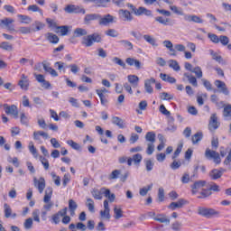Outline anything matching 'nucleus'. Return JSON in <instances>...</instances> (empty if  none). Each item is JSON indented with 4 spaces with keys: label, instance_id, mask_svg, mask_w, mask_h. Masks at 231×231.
Instances as JSON below:
<instances>
[{
    "label": "nucleus",
    "instance_id": "f257e3e1",
    "mask_svg": "<svg viewBox=\"0 0 231 231\" xmlns=\"http://www.w3.org/2000/svg\"><path fill=\"white\" fill-rule=\"evenodd\" d=\"M192 194H199L198 198H208V196L212 195V191L210 189H207V181L205 180H198L193 183L191 186Z\"/></svg>",
    "mask_w": 231,
    "mask_h": 231
},
{
    "label": "nucleus",
    "instance_id": "f03ea898",
    "mask_svg": "<svg viewBox=\"0 0 231 231\" xmlns=\"http://www.w3.org/2000/svg\"><path fill=\"white\" fill-rule=\"evenodd\" d=\"M95 42H102V36H100V34L94 33L85 36L82 39L81 44H83V46H87V48H89L90 46L95 44Z\"/></svg>",
    "mask_w": 231,
    "mask_h": 231
},
{
    "label": "nucleus",
    "instance_id": "7ed1b4c3",
    "mask_svg": "<svg viewBox=\"0 0 231 231\" xmlns=\"http://www.w3.org/2000/svg\"><path fill=\"white\" fill-rule=\"evenodd\" d=\"M4 110L6 115L12 116L13 118H19V108L15 105L9 106L8 104L4 105Z\"/></svg>",
    "mask_w": 231,
    "mask_h": 231
},
{
    "label": "nucleus",
    "instance_id": "20e7f679",
    "mask_svg": "<svg viewBox=\"0 0 231 231\" xmlns=\"http://www.w3.org/2000/svg\"><path fill=\"white\" fill-rule=\"evenodd\" d=\"M53 194V189L51 188H47L45 190V196L43 199L44 203H46L43 206V208L45 210H50L51 208V207H53V204L50 203V200L51 199V196Z\"/></svg>",
    "mask_w": 231,
    "mask_h": 231
},
{
    "label": "nucleus",
    "instance_id": "39448f33",
    "mask_svg": "<svg viewBox=\"0 0 231 231\" xmlns=\"http://www.w3.org/2000/svg\"><path fill=\"white\" fill-rule=\"evenodd\" d=\"M198 214L204 217H212V216H217L219 213L213 208H199Z\"/></svg>",
    "mask_w": 231,
    "mask_h": 231
},
{
    "label": "nucleus",
    "instance_id": "423d86ee",
    "mask_svg": "<svg viewBox=\"0 0 231 231\" xmlns=\"http://www.w3.org/2000/svg\"><path fill=\"white\" fill-rule=\"evenodd\" d=\"M114 23H116V17L111 14H106L103 17H99V24L101 26H109V24H113Z\"/></svg>",
    "mask_w": 231,
    "mask_h": 231
},
{
    "label": "nucleus",
    "instance_id": "0eeeda50",
    "mask_svg": "<svg viewBox=\"0 0 231 231\" xmlns=\"http://www.w3.org/2000/svg\"><path fill=\"white\" fill-rule=\"evenodd\" d=\"M205 156L208 158V160H213L214 163H217V165L221 163V157H219V153L216 152L215 151L207 149Z\"/></svg>",
    "mask_w": 231,
    "mask_h": 231
},
{
    "label": "nucleus",
    "instance_id": "6e6552de",
    "mask_svg": "<svg viewBox=\"0 0 231 231\" xmlns=\"http://www.w3.org/2000/svg\"><path fill=\"white\" fill-rule=\"evenodd\" d=\"M34 187L38 189L40 194L44 192V189H46V180L44 178L41 177L40 179L34 178L33 179Z\"/></svg>",
    "mask_w": 231,
    "mask_h": 231
},
{
    "label": "nucleus",
    "instance_id": "1a4fd4ad",
    "mask_svg": "<svg viewBox=\"0 0 231 231\" xmlns=\"http://www.w3.org/2000/svg\"><path fill=\"white\" fill-rule=\"evenodd\" d=\"M119 19L122 21H126L130 23V21H133V12H129L125 9H120L118 11Z\"/></svg>",
    "mask_w": 231,
    "mask_h": 231
},
{
    "label": "nucleus",
    "instance_id": "9d476101",
    "mask_svg": "<svg viewBox=\"0 0 231 231\" xmlns=\"http://www.w3.org/2000/svg\"><path fill=\"white\" fill-rule=\"evenodd\" d=\"M65 12H67L68 14H86V9L79 5H70L65 8Z\"/></svg>",
    "mask_w": 231,
    "mask_h": 231
},
{
    "label": "nucleus",
    "instance_id": "9b49d317",
    "mask_svg": "<svg viewBox=\"0 0 231 231\" xmlns=\"http://www.w3.org/2000/svg\"><path fill=\"white\" fill-rule=\"evenodd\" d=\"M18 85L23 91H28V88H30V80L28 79V76L22 74Z\"/></svg>",
    "mask_w": 231,
    "mask_h": 231
},
{
    "label": "nucleus",
    "instance_id": "f8f14e48",
    "mask_svg": "<svg viewBox=\"0 0 231 231\" xmlns=\"http://www.w3.org/2000/svg\"><path fill=\"white\" fill-rule=\"evenodd\" d=\"M184 21L187 23H196L197 24H203L201 17L196 14H184Z\"/></svg>",
    "mask_w": 231,
    "mask_h": 231
},
{
    "label": "nucleus",
    "instance_id": "ddd939ff",
    "mask_svg": "<svg viewBox=\"0 0 231 231\" xmlns=\"http://www.w3.org/2000/svg\"><path fill=\"white\" fill-rule=\"evenodd\" d=\"M215 86L217 88L220 93H223L224 95H230V91H228V88H226V84H225V82L217 79L215 81Z\"/></svg>",
    "mask_w": 231,
    "mask_h": 231
},
{
    "label": "nucleus",
    "instance_id": "4468645a",
    "mask_svg": "<svg viewBox=\"0 0 231 231\" xmlns=\"http://www.w3.org/2000/svg\"><path fill=\"white\" fill-rule=\"evenodd\" d=\"M68 214V208H64L63 209L60 210L57 214L53 215L51 217L52 223H55V225H59L60 223V217L62 216H66Z\"/></svg>",
    "mask_w": 231,
    "mask_h": 231
},
{
    "label": "nucleus",
    "instance_id": "2eb2a0df",
    "mask_svg": "<svg viewBox=\"0 0 231 231\" xmlns=\"http://www.w3.org/2000/svg\"><path fill=\"white\" fill-rule=\"evenodd\" d=\"M41 136H42L43 140H49L50 135L48 133L44 131H36L33 133V140H36V142H39V143H42V141L41 140Z\"/></svg>",
    "mask_w": 231,
    "mask_h": 231
},
{
    "label": "nucleus",
    "instance_id": "dca6fc26",
    "mask_svg": "<svg viewBox=\"0 0 231 231\" xmlns=\"http://www.w3.org/2000/svg\"><path fill=\"white\" fill-rule=\"evenodd\" d=\"M217 127H219V122L217 121V116H216V114H213L210 116L208 129L209 131H216Z\"/></svg>",
    "mask_w": 231,
    "mask_h": 231
},
{
    "label": "nucleus",
    "instance_id": "f3484780",
    "mask_svg": "<svg viewBox=\"0 0 231 231\" xmlns=\"http://www.w3.org/2000/svg\"><path fill=\"white\" fill-rule=\"evenodd\" d=\"M185 205H187V200L180 199L177 202H171L168 206V208H170V210H176V208H181V207Z\"/></svg>",
    "mask_w": 231,
    "mask_h": 231
},
{
    "label": "nucleus",
    "instance_id": "a211bd4d",
    "mask_svg": "<svg viewBox=\"0 0 231 231\" xmlns=\"http://www.w3.org/2000/svg\"><path fill=\"white\" fill-rule=\"evenodd\" d=\"M14 19L11 18H5L0 20V28H7V30H14L12 27V23H14Z\"/></svg>",
    "mask_w": 231,
    "mask_h": 231
},
{
    "label": "nucleus",
    "instance_id": "6ab92c4d",
    "mask_svg": "<svg viewBox=\"0 0 231 231\" xmlns=\"http://www.w3.org/2000/svg\"><path fill=\"white\" fill-rule=\"evenodd\" d=\"M126 64H128V66H134V68H136V69H142V62H140V60L134 59V58H127L125 60Z\"/></svg>",
    "mask_w": 231,
    "mask_h": 231
},
{
    "label": "nucleus",
    "instance_id": "aec40b11",
    "mask_svg": "<svg viewBox=\"0 0 231 231\" xmlns=\"http://www.w3.org/2000/svg\"><path fill=\"white\" fill-rule=\"evenodd\" d=\"M155 21L162 26H172V20L171 18H165L163 16H157Z\"/></svg>",
    "mask_w": 231,
    "mask_h": 231
},
{
    "label": "nucleus",
    "instance_id": "412c9836",
    "mask_svg": "<svg viewBox=\"0 0 231 231\" xmlns=\"http://www.w3.org/2000/svg\"><path fill=\"white\" fill-rule=\"evenodd\" d=\"M155 82H156V79L154 78H151L144 81V89L146 93H150V94L152 93L153 91L152 84H154Z\"/></svg>",
    "mask_w": 231,
    "mask_h": 231
},
{
    "label": "nucleus",
    "instance_id": "4be33fe9",
    "mask_svg": "<svg viewBox=\"0 0 231 231\" xmlns=\"http://www.w3.org/2000/svg\"><path fill=\"white\" fill-rule=\"evenodd\" d=\"M129 84H131L134 88H137L138 87V82H140V78H138V76L134 75V74H129L126 77Z\"/></svg>",
    "mask_w": 231,
    "mask_h": 231
},
{
    "label": "nucleus",
    "instance_id": "5701e85b",
    "mask_svg": "<svg viewBox=\"0 0 231 231\" xmlns=\"http://www.w3.org/2000/svg\"><path fill=\"white\" fill-rule=\"evenodd\" d=\"M134 15H148L151 16L152 15V13L151 10H147L145 7H139L138 9H134Z\"/></svg>",
    "mask_w": 231,
    "mask_h": 231
},
{
    "label": "nucleus",
    "instance_id": "b1692460",
    "mask_svg": "<svg viewBox=\"0 0 231 231\" xmlns=\"http://www.w3.org/2000/svg\"><path fill=\"white\" fill-rule=\"evenodd\" d=\"M154 221H159V223H165V225H171V218L165 214H159L154 217Z\"/></svg>",
    "mask_w": 231,
    "mask_h": 231
},
{
    "label": "nucleus",
    "instance_id": "393cba45",
    "mask_svg": "<svg viewBox=\"0 0 231 231\" xmlns=\"http://www.w3.org/2000/svg\"><path fill=\"white\" fill-rule=\"evenodd\" d=\"M99 217L101 221H109V219H111V210L101 209L99 212Z\"/></svg>",
    "mask_w": 231,
    "mask_h": 231
},
{
    "label": "nucleus",
    "instance_id": "a878e982",
    "mask_svg": "<svg viewBox=\"0 0 231 231\" xmlns=\"http://www.w3.org/2000/svg\"><path fill=\"white\" fill-rule=\"evenodd\" d=\"M92 196L95 199H102L103 196H106V188H101L100 189H94L92 191Z\"/></svg>",
    "mask_w": 231,
    "mask_h": 231
},
{
    "label": "nucleus",
    "instance_id": "bb28decb",
    "mask_svg": "<svg viewBox=\"0 0 231 231\" xmlns=\"http://www.w3.org/2000/svg\"><path fill=\"white\" fill-rule=\"evenodd\" d=\"M114 217L115 219H122L124 217V209H122L121 206L114 207Z\"/></svg>",
    "mask_w": 231,
    "mask_h": 231
},
{
    "label": "nucleus",
    "instance_id": "cd10ccee",
    "mask_svg": "<svg viewBox=\"0 0 231 231\" xmlns=\"http://www.w3.org/2000/svg\"><path fill=\"white\" fill-rule=\"evenodd\" d=\"M143 39L148 44H151L153 48H158V42L156 39L149 34L143 35Z\"/></svg>",
    "mask_w": 231,
    "mask_h": 231
},
{
    "label": "nucleus",
    "instance_id": "c85d7f7f",
    "mask_svg": "<svg viewBox=\"0 0 231 231\" xmlns=\"http://www.w3.org/2000/svg\"><path fill=\"white\" fill-rule=\"evenodd\" d=\"M189 80V84H192L195 88H198V80L196 79V77L189 74V73H184V78L183 80Z\"/></svg>",
    "mask_w": 231,
    "mask_h": 231
},
{
    "label": "nucleus",
    "instance_id": "c756f323",
    "mask_svg": "<svg viewBox=\"0 0 231 231\" xmlns=\"http://www.w3.org/2000/svg\"><path fill=\"white\" fill-rule=\"evenodd\" d=\"M209 176L212 180H219L223 176V170H212L209 173Z\"/></svg>",
    "mask_w": 231,
    "mask_h": 231
},
{
    "label": "nucleus",
    "instance_id": "7c9ffc66",
    "mask_svg": "<svg viewBox=\"0 0 231 231\" xmlns=\"http://www.w3.org/2000/svg\"><path fill=\"white\" fill-rule=\"evenodd\" d=\"M100 14H87L84 18V21L86 24H89L90 21H99Z\"/></svg>",
    "mask_w": 231,
    "mask_h": 231
},
{
    "label": "nucleus",
    "instance_id": "2f4dec72",
    "mask_svg": "<svg viewBox=\"0 0 231 231\" xmlns=\"http://www.w3.org/2000/svg\"><path fill=\"white\" fill-rule=\"evenodd\" d=\"M4 210L5 217H17V214H12V208L8 204L4 205Z\"/></svg>",
    "mask_w": 231,
    "mask_h": 231
},
{
    "label": "nucleus",
    "instance_id": "473e14b6",
    "mask_svg": "<svg viewBox=\"0 0 231 231\" xmlns=\"http://www.w3.org/2000/svg\"><path fill=\"white\" fill-rule=\"evenodd\" d=\"M112 124H115V125H118L120 129H124L125 127V124L124 121L118 117V116H113L112 117Z\"/></svg>",
    "mask_w": 231,
    "mask_h": 231
},
{
    "label": "nucleus",
    "instance_id": "72a5a7b5",
    "mask_svg": "<svg viewBox=\"0 0 231 231\" xmlns=\"http://www.w3.org/2000/svg\"><path fill=\"white\" fill-rule=\"evenodd\" d=\"M46 37H47V40L49 41V42H51V44H58V42H59L58 35L49 32L46 34Z\"/></svg>",
    "mask_w": 231,
    "mask_h": 231
},
{
    "label": "nucleus",
    "instance_id": "f704fd0d",
    "mask_svg": "<svg viewBox=\"0 0 231 231\" xmlns=\"http://www.w3.org/2000/svg\"><path fill=\"white\" fill-rule=\"evenodd\" d=\"M168 65L173 71H180V69H181L180 63H178L176 60H170Z\"/></svg>",
    "mask_w": 231,
    "mask_h": 231
},
{
    "label": "nucleus",
    "instance_id": "c9c22d12",
    "mask_svg": "<svg viewBox=\"0 0 231 231\" xmlns=\"http://www.w3.org/2000/svg\"><path fill=\"white\" fill-rule=\"evenodd\" d=\"M105 198H107L108 201L110 203H114V201L116 199V195L115 193H111V190L109 189H105Z\"/></svg>",
    "mask_w": 231,
    "mask_h": 231
},
{
    "label": "nucleus",
    "instance_id": "e433bc0d",
    "mask_svg": "<svg viewBox=\"0 0 231 231\" xmlns=\"http://www.w3.org/2000/svg\"><path fill=\"white\" fill-rule=\"evenodd\" d=\"M77 202H75L73 199H70L69 201V209L70 211V216L73 217L75 216V211L77 210Z\"/></svg>",
    "mask_w": 231,
    "mask_h": 231
},
{
    "label": "nucleus",
    "instance_id": "4c0bfd02",
    "mask_svg": "<svg viewBox=\"0 0 231 231\" xmlns=\"http://www.w3.org/2000/svg\"><path fill=\"white\" fill-rule=\"evenodd\" d=\"M29 152L32 154L33 158H39V153L37 152V149L33 144V142H30L28 145Z\"/></svg>",
    "mask_w": 231,
    "mask_h": 231
},
{
    "label": "nucleus",
    "instance_id": "58836bf2",
    "mask_svg": "<svg viewBox=\"0 0 231 231\" xmlns=\"http://www.w3.org/2000/svg\"><path fill=\"white\" fill-rule=\"evenodd\" d=\"M17 17L23 24H30L32 23V18L28 15L18 14Z\"/></svg>",
    "mask_w": 231,
    "mask_h": 231
},
{
    "label": "nucleus",
    "instance_id": "ea45409f",
    "mask_svg": "<svg viewBox=\"0 0 231 231\" xmlns=\"http://www.w3.org/2000/svg\"><path fill=\"white\" fill-rule=\"evenodd\" d=\"M54 32L60 35H68V26H57Z\"/></svg>",
    "mask_w": 231,
    "mask_h": 231
},
{
    "label": "nucleus",
    "instance_id": "a19ab883",
    "mask_svg": "<svg viewBox=\"0 0 231 231\" xmlns=\"http://www.w3.org/2000/svg\"><path fill=\"white\" fill-rule=\"evenodd\" d=\"M33 226V218L29 217L27 219H25L24 223H23V228L25 230H32Z\"/></svg>",
    "mask_w": 231,
    "mask_h": 231
},
{
    "label": "nucleus",
    "instance_id": "79ce46f5",
    "mask_svg": "<svg viewBox=\"0 0 231 231\" xmlns=\"http://www.w3.org/2000/svg\"><path fill=\"white\" fill-rule=\"evenodd\" d=\"M20 122L23 125H28V122H30V118L24 112L20 113Z\"/></svg>",
    "mask_w": 231,
    "mask_h": 231
},
{
    "label": "nucleus",
    "instance_id": "37998d69",
    "mask_svg": "<svg viewBox=\"0 0 231 231\" xmlns=\"http://www.w3.org/2000/svg\"><path fill=\"white\" fill-rule=\"evenodd\" d=\"M145 139L147 142H151V143H154V142H156V134L152 132H148L146 134Z\"/></svg>",
    "mask_w": 231,
    "mask_h": 231
},
{
    "label": "nucleus",
    "instance_id": "c03bdc74",
    "mask_svg": "<svg viewBox=\"0 0 231 231\" xmlns=\"http://www.w3.org/2000/svg\"><path fill=\"white\" fill-rule=\"evenodd\" d=\"M85 3H94L95 6L106 7V1L104 0H84Z\"/></svg>",
    "mask_w": 231,
    "mask_h": 231
},
{
    "label": "nucleus",
    "instance_id": "a18cd8bd",
    "mask_svg": "<svg viewBox=\"0 0 231 231\" xmlns=\"http://www.w3.org/2000/svg\"><path fill=\"white\" fill-rule=\"evenodd\" d=\"M152 184L141 188L139 190L140 196H147V193L149 192V190H152Z\"/></svg>",
    "mask_w": 231,
    "mask_h": 231
},
{
    "label": "nucleus",
    "instance_id": "49530a36",
    "mask_svg": "<svg viewBox=\"0 0 231 231\" xmlns=\"http://www.w3.org/2000/svg\"><path fill=\"white\" fill-rule=\"evenodd\" d=\"M67 143L69 145V147H71L75 151H80V149H82L80 144H79L78 143H75L73 140H68Z\"/></svg>",
    "mask_w": 231,
    "mask_h": 231
},
{
    "label": "nucleus",
    "instance_id": "de8ad7c7",
    "mask_svg": "<svg viewBox=\"0 0 231 231\" xmlns=\"http://www.w3.org/2000/svg\"><path fill=\"white\" fill-rule=\"evenodd\" d=\"M74 35L76 37H82L84 35H88V31H86V29L78 28L74 31Z\"/></svg>",
    "mask_w": 231,
    "mask_h": 231
},
{
    "label": "nucleus",
    "instance_id": "09e8293b",
    "mask_svg": "<svg viewBox=\"0 0 231 231\" xmlns=\"http://www.w3.org/2000/svg\"><path fill=\"white\" fill-rule=\"evenodd\" d=\"M43 69H45V71H47V73H50V75H51V77H59L57 70L53 69L51 67H48V65H44Z\"/></svg>",
    "mask_w": 231,
    "mask_h": 231
},
{
    "label": "nucleus",
    "instance_id": "8fccbe9b",
    "mask_svg": "<svg viewBox=\"0 0 231 231\" xmlns=\"http://www.w3.org/2000/svg\"><path fill=\"white\" fill-rule=\"evenodd\" d=\"M158 201L159 203L165 201V189L163 188H160L158 190Z\"/></svg>",
    "mask_w": 231,
    "mask_h": 231
},
{
    "label": "nucleus",
    "instance_id": "3c124183",
    "mask_svg": "<svg viewBox=\"0 0 231 231\" xmlns=\"http://www.w3.org/2000/svg\"><path fill=\"white\" fill-rule=\"evenodd\" d=\"M86 206L88 207L89 212H95V201L91 199H87Z\"/></svg>",
    "mask_w": 231,
    "mask_h": 231
},
{
    "label": "nucleus",
    "instance_id": "603ef678",
    "mask_svg": "<svg viewBox=\"0 0 231 231\" xmlns=\"http://www.w3.org/2000/svg\"><path fill=\"white\" fill-rule=\"evenodd\" d=\"M191 73H194L197 77V79H201L203 77V70H201V67H195L193 70H191Z\"/></svg>",
    "mask_w": 231,
    "mask_h": 231
},
{
    "label": "nucleus",
    "instance_id": "864d4df0",
    "mask_svg": "<svg viewBox=\"0 0 231 231\" xmlns=\"http://www.w3.org/2000/svg\"><path fill=\"white\" fill-rule=\"evenodd\" d=\"M170 10L176 15H183V10L176 5H170Z\"/></svg>",
    "mask_w": 231,
    "mask_h": 231
},
{
    "label": "nucleus",
    "instance_id": "5fc2aeb1",
    "mask_svg": "<svg viewBox=\"0 0 231 231\" xmlns=\"http://www.w3.org/2000/svg\"><path fill=\"white\" fill-rule=\"evenodd\" d=\"M28 10L29 12H38L42 16L44 15V13L37 6V5H29Z\"/></svg>",
    "mask_w": 231,
    "mask_h": 231
},
{
    "label": "nucleus",
    "instance_id": "6e6d98bb",
    "mask_svg": "<svg viewBox=\"0 0 231 231\" xmlns=\"http://www.w3.org/2000/svg\"><path fill=\"white\" fill-rule=\"evenodd\" d=\"M41 211L39 209H34L32 211V218L33 221H35L36 223H41Z\"/></svg>",
    "mask_w": 231,
    "mask_h": 231
},
{
    "label": "nucleus",
    "instance_id": "4d7b16f0",
    "mask_svg": "<svg viewBox=\"0 0 231 231\" xmlns=\"http://www.w3.org/2000/svg\"><path fill=\"white\" fill-rule=\"evenodd\" d=\"M119 44H121V46H124V48H125L126 50H133V43L129 41H120Z\"/></svg>",
    "mask_w": 231,
    "mask_h": 231
},
{
    "label": "nucleus",
    "instance_id": "13d9d810",
    "mask_svg": "<svg viewBox=\"0 0 231 231\" xmlns=\"http://www.w3.org/2000/svg\"><path fill=\"white\" fill-rule=\"evenodd\" d=\"M46 23L47 24H49V28H51L55 32L57 28V22H55V20L51 18H47Z\"/></svg>",
    "mask_w": 231,
    "mask_h": 231
},
{
    "label": "nucleus",
    "instance_id": "bf43d9fd",
    "mask_svg": "<svg viewBox=\"0 0 231 231\" xmlns=\"http://www.w3.org/2000/svg\"><path fill=\"white\" fill-rule=\"evenodd\" d=\"M0 48L2 50H5L6 51H12L14 50V47L9 42H4L0 44Z\"/></svg>",
    "mask_w": 231,
    "mask_h": 231
},
{
    "label": "nucleus",
    "instance_id": "052dcab7",
    "mask_svg": "<svg viewBox=\"0 0 231 231\" xmlns=\"http://www.w3.org/2000/svg\"><path fill=\"white\" fill-rule=\"evenodd\" d=\"M160 97L162 100H172V98H174V96L172 94L167 92L161 93Z\"/></svg>",
    "mask_w": 231,
    "mask_h": 231
},
{
    "label": "nucleus",
    "instance_id": "680f3d73",
    "mask_svg": "<svg viewBox=\"0 0 231 231\" xmlns=\"http://www.w3.org/2000/svg\"><path fill=\"white\" fill-rule=\"evenodd\" d=\"M107 37H118V32L115 29H108L105 32Z\"/></svg>",
    "mask_w": 231,
    "mask_h": 231
},
{
    "label": "nucleus",
    "instance_id": "e2e57ef3",
    "mask_svg": "<svg viewBox=\"0 0 231 231\" xmlns=\"http://www.w3.org/2000/svg\"><path fill=\"white\" fill-rule=\"evenodd\" d=\"M7 162L9 163H13L14 165V167H19V159L17 157H12V156H9L7 158Z\"/></svg>",
    "mask_w": 231,
    "mask_h": 231
},
{
    "label": "nucleus",
    "instance_id": "0e129e2a",
    "mask_svg": "<svg viewBox=\"0 0 231 231\" xmlns=\"http://www.w3.org/2000/svg\"><path fill=\"white\" fill-rule=\"evenodd\" d=\"M208 39H210L211 42H214L215 44H219V38L217 35L214 33H208Z\"/></svg>",
    "mask_w": 231,
    "mask_h": 231
},
{
    "label": "nucleus",
    "instance_id": "69168bd1",
    "mask_svg": "<svg viewBox=\"0 0 231 231\" xmlns=\"http://www.w3.org/2000/svg\"><path fill=\"white\" fill-rule=\"evenodd\" d=\"M51 176L57 187H60V177H59L55 172H51Z\"/></svg>",
    "mask_w": 231,
    "mask_h": 231
},
{
    "label": "nucleus",
    "instance_id": "338daca9",
    "mask_svg": "<svg viewBox=\"0 0 231 231\" xmlns=\"http://www.w3.org/2000/svg\"><path fill=\"white\" fill-rule=\"evenodd\" d=\"M69 181H71V175L69 173H65L62 179L63 187H66Z\"/></svg>",
    "mask_w": 231,
    "mask_h": 231
},
{
    "label": "nucleus",
    "instance_id": "774afa93",
    "mask_svg": "<svg viewBox=\"0 0 231 231\" xmlns=\"http://www.w3.org/2000/svg\"><path fill=\"white\" fill-rule=\"evenodd\" d=\"M224 116L225 118H230L231 116V106L227 105L224 107Z\"/></svg>",
    "mask_w": 231,
    "mask_h": 231
}]
</instances>
